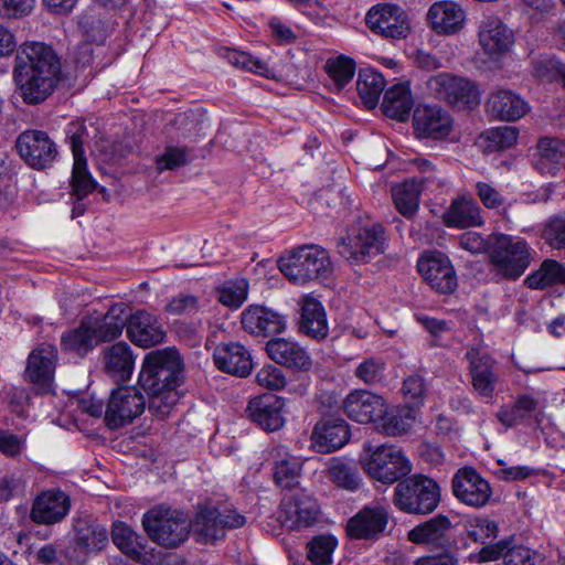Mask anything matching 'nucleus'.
Instances as JSON below:
<instances>
[{"instance_id": "48", "label": "nucleus", "mask_w": 565, "mask_h": 565, "mask_svg": "<svg viewBox=\"0 0 565 565\" xmlns=\"http://www.w3.org/2000/svg\"><path fill=\"white\" fill-rule=\"evenodd\" d=\"M330 480L345 491L355 492L361 489V477L353 463L342 459H333L328 468Z\"/></svg>"}, {"instance_id": "42", "label": "nucleus", "mask_w": 565, "mask_h": 565, "mask_svg": "<svg viewBox=\"0 0 565 565\" xmlns=\"http://www.w3.org/2000/svg\"><path fill=\"white\" fill-rule=\"evenodd\" d=\"M392 196L396 210L407 218L415 215L419 206L420 186L416 181L407 179L402 183L392 185Z\"/></svg>"}, {"instance_id": "2", "label": "nucleus", "mask_w": 565, "mask_h": 565, "mask_svg": "<svg viewBox=\"0 0 565 565\" xmlns=\"http://www.w3.org/2000/svg\"><path fill=\"white\" fill-rule=\"evenodd\" d=\"M361 465L372 479L383 484L398 481L394 494H440L441 488L428 476L418 473L402 479L412 471V463L394 446L365 445Z\"/></svg>"}, {"instance_id": "6", "label": "nucleus", "mask_w": 565, "mask_h": 565, "mask_svg": "<svg viewBox=\"0 0 565 565\" xmlns=\"http://www.w3.org/2000/svg\"><path fill=\"white\" fill-rule=\"evenodd\" d=\"M490 264L497 275L516 280L530 266L535 250L522 238L491 234Z\"/></svg>"}, {"instance_id": "17", "label": "nucleus", "mask_w": 565, "mask_h": 565, "mask_svg": "<svg viewBox=\"0 0 565 565\" xmlns=\"http://www.w3.org/2000/svg\"><path fill=\"white\" fill-rule=\"evenodd\" d=\"M478 41L483 52L493 60L507 54L514 43V34L500 18L484 17L478 28Z\"/></svg>"}, {"instance_id": "45", "label": "nucleus", "mask_w": 565, "mask_h": 565, "mask_svg": "<svg viewBox=\"0 0 565 565\" xmlns=\"http://www.w3.org/2000/svg\"><path fill=\"white\" fill-rule=\"evenodd\" d=\"M111 540L114 544L126 555L138 562L145 563L141 557L143 545L140 537L130 526L124 522H116L111 530Z\"/></svg>"}, {"instance_id": "32", "label": "nucleus", "mask_w": 565, "mask_h": 565, "mask_svg": "<svg viewBox=\"0 0 565 565\" xmlns=\"http://www.w3.org/2000/svg\"><path fill=\"white\" fill-rule=\"evenodd\" d=\"M102 354L104 371L107 375L120 382L130 379L135 366V358L131 348L126 342L106 347Z\"/></svg>"}, {"instance_id": "57", "label": "nucleus", "mask_w": 565, "mask_h": 565, "mask_svg": "<svg viewBox=\"0 0 565 565\" xmlns=\"http://www.w3.org/2000/svg\"><path fill=\"white\" fill-rule=\"evenodd\" d=\"M402 392L412 408L422 406L427 392L425 380L419 374L409 375L403 382Z\"/></svg>"}, {"instance_id": "63", "label": "nucleus", "mask_w": 565, "mask_h": 565, "mask_svg": "<svg viewBox=\"0 0 565 565\" xmlns=\"http://www.w3.org/2000/svg\"><path fill=\"white\" fill-rule=\"evenodd\" d=\"M88 137L87 128L83 122H71L67 128V138L70 140L73 158L75 160H85L84 142Z\"/></svg>"}, {"instance_id": "55", "label": "nucleus", "mask_w": 565, "mask_h": 565, "mask_svg": "<svg viewBox=\"0 0 565 565\" xmlns=\"http://www.w3.org/2000/svg\"><path fill=\"white\" fill-rule=\"evenodd\" d=\"M518 136L519 130L515 127L502 126L484 131L481 137L488 142V149L503 150L513 147Z\"/></svg>"}, {"instance_id": "56", "label": "nucleus", "mask_w": 565, "mask_h": 565, "mask_svg": "<svg viewBox=\"0 0 565 565\" xmlns=\"http://www.w3.org/2000/svg\"><path fill=\"white\" fill-rule=\"evenodd\" d=\"M440 497H394V504L401 511L413 514L431 513L439 504Z\"/></svg>"}, {"instance_id": "16", "label": "nucleus", "mask_w": 565, "mask_h": 565, "mask_svg": "<svg viewBox=\"0 0 565 565\" xmlns=\"http://www.w3.org/2000/svg\"><path fill=\"white\" fill-rule=\"evenodd\" d=\"M278 515L284 525L300 530L318 523L322 512L315 497H282Z\"/></svg>"}, {"instance_id": "12", "label": "nucleus", "mask_w": 565, "mask_h": 565, "mask_svg": "<svg viewBox=\"0 0 565 565\" xmlns=\"http://www.w3.org/2000/svg\"><path fill=\"white\" fill-rule=\"evenodd\" d=\"M145 406V397L137 387H118L111 392L106 405L105 424L110 429L128 425L143 413Z\"/></svg>"}, {"instance_id": "61", "label": "nucleus", "mask_w": 565, "mask_h": 565, "mask_svg": "<svg viewBox=\"0 0 565 565\" xmlns=\"http://www.w3.org/2000/svg\"><path fill=\"white\" fill-rule=\"evenodd\" d=\"M468 536L479 543H486L497 536L498 525L488 519L473 518L467 527Z\"/></svg>"}, {"instance_id": "7", "label": "nucleus", "mask_w": 565, "mask_h": 565, "mask_svg": "<svg viewBox=\"0 0 565 565\" xmlns=\"http://www.w3.org/2000/svg\"><path fill=\"white\" fill-rule=\"evenodd\" d=\"M246 518L234 509L199 505L191 520V530L201 543H214L225 536L228 529H237L245 524Z\"/></svg>"}, {"instance_id": "60", "label": "nucleus", "mask_w": 565, "mask_h": 565, "mask_svg": "<svg viewBox=\"0 0 565 565\" xmlns=\"http://www.w3.org/2000/svg\"><path fill=\"white\" fill-rule=\"evenodd\" d=\"M188 162V149L180 147H167L162 154L156 159L157 170H173L182 167Z\"/></svg>"}, {"instance_id": "4", "label": "nucleus", "mask_w": 565, "mask_h": 565, "mask_svg": "<svg viewBox=\"0 0 565 565\" xmlns=\"http://www.w3.org/2000/svg\"><path fill=\"white\" fill-rule=\"evenodd\" d=\"M183 382L184 361L174 348L153 350L145 356L139 374L145 391L179 388Z\"/></svg>"}, {"instance_id": "22", "label": "nucleus", "mask_w": 565, "mask_h": 565, "mask_svg": "<svg viewBox=\"0 0 565 565\" xmlns=\"http://www.w3.org/2000/svg\"><path fill=\"white\" fill-rule=\"evenodd\" d=\"M466 11L463 8L449 0L437 1L428 9L426 19L437 34L454 35L459 33L466 24Z\"/></svg>"}, {"instance_id": "10", "label": "nucleus", "mask_w": 565, "mask_h": 565, "mask_svg": "<svg viewBox=\"0 0 565 565\" xmlns=\"http://www.w3.org/2000/svg\"><path fill=\"white\" fill-rule=\"evenodd\" d=\"M473 392L483 401H491L499 384L501 372L497 361L484 350L472 348L466 352Z\"/></svg>"}, {"instance_id": "50", "label": "nucleus", "mask_w": 565, "mask_h": 565, "mask_svg": "<svg viewBox=\"0 0 565 565\" xmlns=\"http://www.w3.org/2000/svg\"><path fill=\"white\" fill-rule=\"evenodd\" d=\"M338 546V540L330 534L312 537L306 545L307 558L312 565H330L332 555Z\"/></svg>"}, {"instance_id": "54", "label": "nucleus", "mask_w": 565, "mask_h": 565, "mask_svg": "<svg viewBox=\"0 0 565 565\" xmlns=\"http://www.w3.org/2000/svg\"><path fill=\"white\" fill-rule=\"evenodd\" d=\"M71 184L77 200H83L95 190L96 183L88 173L86 159L74 161Z\"/></svg>"}, {"instance_id": "25", "label": "nucleus", "mask_w": 565, "mask_h": 565, "mask_svg": "<svg viewBox=\"0 0 565 565\" xmlns=\"http://www.w3.org/2000/svg\"><path fill=\"white\" fill-rule=\"evenodd\" d=\"M284 402L273 394H263L249 401L247 416L266 431H276L285 424Z\"/></svg>"}, {"instance_id": "38", "label": "nucleus", "mask_w": 565, "mask_h": 565, "mask_svg": "<svg viewBox=\"0 0 565 565\" xmlns=\"http://www.w3.org/2000/svg\"><path fill=\"white\" fill-rule=\"evenodd\" d=\"M413 107L414 99L408 84L398 83L385 92L382 110L387 117L406 121Z\"/></svg>"}, {"instance_id": "33", "label": "nucleus", "mask_w": 565, "mask_h": 565, "mask_svg": "<svg viewBox=\"0 0 565 565\" xmlns=\"http://www.w3.org/2000/svg\"><path fill=\"white\" fill-rule=\"evenodd\" d=\"M57 350L52 344L43 343L34 349L29 358L25 369L26 379L34 383L45 385L53 379Z\"/></svg>"}, {"instance_id": "3", "label": "nucleus", "mask_w": 565, "mask_h": 565, "mask_svg": "<svg viewBox=\"0 0 565 565\" xmlns=\"http://www.w3.org/2000/svg\"><path fill=\"white\" fill-rule=\"evenodd\" d=\"M142 526L153 543L164 548H178L190 536L191 519L182 510L158 505L143 514Z\"/></svg>"}, {"instance_id": "19", "label": "nucleus", "mask_w": 565, "mask_h": 565, "mask_svg": "<svg viewBox=\"0 0 565 565\" xmlns=\"http://www.w3.org/2000/svg\"><path fill=\"white\" fill-rule=\"evenodd\" d=\"M245 331L254 335L268 337L286 330V316L265 306L250 305L241 316Z\"/></svg>"}, {"instance_id": "34", "label": "nucleus", "mask_w": 565, "mask_h": 565, "mask_svg": "<svg viewBox=\"0 0 565 565\" xmlns=\"http://www.w3.org/2000/svg\"><path fill=\"white\" fill-rule=\"evenodd\" d=\"M479 556L482 562L503 557L505 565H537L542 559L536 551L523 545L509 547L507 541L482 547Z\"/></svg>"}, {"instance_id": "29", "label": "nucleus", "mask_w": 565, "mask_h": 565, "mask_svg": "<svg viewBox=\"0 0 565 565\" xmlns=\"http://www.w3.org/2000/svg\"><path fill=\"white\" fill-rule=\"evenodd\" d=\"M450 532L451 522L449 519L445 515H437L411 530L408 540L416 544L444 548L454 543Z\"/></svg>"}, {"instance_id": "43", "label": "nucleus", "mask_w": 565, "mask_h": 565, "mask_svg": "<svg viewBox=\"0 0 565 565\" xmlns=\"http://www.w3.org/2000/svg\"><path fill=\"white\" fill-rule=\"evenodd\" d=\"M491 487L475 468H460L452 478V494H490Z\"/></svg>"}, {"instance_id": "58", "label": "nucleus", "mask_w": 565, "mask_h": 565, "mask_svg": "<svg viewBox=\"0 0 565 565\" xmlns=\"http://www.w3.org/2000/svg\"><path fill=\"white\" fill-rule=\"evenodd\" d=\"M385 362L379 358H370L361 362L354 375L365 384L372 385L379 383L383 379Z\"/></svg>"}, {"instance_id": "53", "label": "nucleus", "mask_w": 565, "mask_h": 565, "mask_svg": "<svg viewBox=\"0 0 565 565\" xmlns=\"http://www.w3.org/2000/svg\"><path fill=\"white\" fill-rule=\"evenodd\" d=\"M324 68L334 88L341 90L352 81L355 73V63L352 58L341 55L335 58H329Z\"/></svg>"}, {"instance_id": "20", "label": "nucleus", "mask_w": 565, "mask_h": 565, "mask_svg": "<svg viewBox=\"0 0 565 565\" xmlns=\"http://www.w3.org/2000/svg\"><path fill=\"white\" fill-rule=\"evenodd\" d=\"M74 542L76 547L86 555L98 554L109 542L106 526L89 514L74 519Z\"/></svg>"}, {"instance_id": "15", "label": "nucleus", "mask_w": 565, "mask_h": 565, "mask_svg": "<svg viewBox=\"0 0 565 565\" xmlns=\"http://www.w3.org/2000/svg\"><path fill=\"white\" fill-rule=\"evenodd\" d=\"M390 512L383 505H365L345 525L351 540L377 541L386 531Z\"/></svg>"}, {"instance_id": "46", "label": "nucleus", "mask_w": 565, "mask_h": 565, "mask_svg": "<svg viewBox=\"0 0 565 565\" xmlns=\"http://www.w3.org/2000/svg\"><path fill=\"white\" fill-rule=\"evenodd\" d=\"M61 345L63 350L74 352L79 356L87 354L92 351L97 342L95 341L87 322L83 318L79 326L63 333L61 338Z\"/></svg>"}, {"instance_id": "18", "label": "nucleus", "mask_w": 565, "mask_h": 565, "mask_svg": "<svg viewBox=\"0 0 565 565\" xmlns=\"http://www.w3.org/2000/svg\"><path fill=\"white\" fill-rule=\"evenodd\" d=\"M128 307L124 302L115 303L105 313L94 312L84 317L97 342H110L119 338L127 324Z\"/></svg>"}, {"instance_id": "44", "label": "nucleus", "mask_w": 565, "mask_h": 565, "mask_svg": "<svg viewBox=\"0 0 565 565\" xmlns=\"http://www.w3.org/2000/svg\"><path fill=\"white\" fill-rule=\"evenodd\" d=\"M385 79L380 72L373 68L360 71L356 89L361 99L369 108H374L377 105L379 98L385 88Z\"/></svg>"}, {"instance_id": "62", "label": "nucleus", "mask_w": 565, "mask_h": 565, "mask_svg": "<svg viewBox=\"0 0 565 565\" xmlns=\"http://www.w3.org/2000/svg\"><path fill=\"white\" fill-rule=\"evenodd\" d=\"M258 385L270 391H278L285 387L286 377L279 367L267 364L263 366L256 374Z\"/></svg>"}, {"instance_id": "1", "label": "nucleus", "mask_w": 565, "mask_h": 565, "mask_svg": "<svg viewBox=\"0 0 565 565\" xmlns=\"http://www.w3.org/2000/svg\"><path fill=\"white\" fill-rule=\"evenodd\" d=\"M13 75L24 103L38 105L57 87L62 67L54 50L43 42H24L17 51Z\"/></svg>"}, {"instance_id": "47", "label": "nucleus", "mask_w": 565, "mask_h": 565, "mask_svg": "<svg viewBox=\"0 0 565 565\" xmlns=\"http://www.w3.org/2000/svg\"><path fill=\"white\" fill-rule=\"evenodd\" d=\"M379 427L388 436H398L409 430L415 415L412 407L392 408L385 407L384 415L379 418Z\"/></svg>"}, {"instance_id": "36", "label": "nucleus", "mask_w": 565, "mask_h": 565, "mask_svg": "<svg viewBox=\"0 0 565 565\" xmlns=\"http://www.w3.org/2000/svg\"><path fill=\"white\" fill-rule=\"evenodd\" d=\"M443 220L447 226L458 228L481 226L483 224L480 207L472 198L467 196L454 199L444 213Z\"/></svg>"}, {"instance_id": "21", "label": "nucleus", "mask_w": 565, "mask_h": 565, "mask_svg": "<svg viewBox=\"0 0 565 565\" xmlns=\"http://www.w3.org/2000/svg\"><path fill=\"white\" fill-rule=\"evenodd\" d=\"M343 409L348 417L356 423H374L384 415L385 401L369 391L355 390L344 398Z\"/></svg>"}, {"instance_id": "27", "label": "nucleus", "mask_w": 565, "mask_h": 565, "mask_svg": "<svg viewBox=\"0 0 565 565\" xmlns=\"http://www.w3.org/2000/svg\"><path fill=\"white\" fill-rule=\"evenodd\" d=\"M214 364L225 373L245 377L253 369L249 351L238 342L218 344L213 353Z\"/></svg>"}, {"instance_id": "49", "label": "nucleus", "mask_w": 565, "mask_h": 565, "mask_svg": "<svg viewBox=\"0 0 565 565\" xmlns=\"http://www.w3.org/2000/svg\"><path fill=\"white\" fill-rule=\"evenodd\" d=\"M411 163L419 173V175L413 177L411 180L416 181L417 186H420L423 192L435 191L446 184V178L433 161L423 157H416L411 161Z\"/></svg>"}, {"instance_id": "31", "label": "nucleus", "mask_w": 565, "mask_h": 565, "mask_svg": "<svg viewBox=\"0 0 565 565\" xmlns=\"http://www.w3.org/2000/svg\"><path fill=\"white\" fill-rule=\"evenodd\" d=\"M274 480L281 491H295L300 489L301 462L299 458L291 456L284 446L273 449Z\"/></svg>"}, {"instance_id": "41", "label": "nucleus", "mask_w": 565, "mask_h": 565, "mask_svg": "<svg viewBox=\"0 0 565 565\" xmlns=\"http://www.w3.org/2000/svg\"><path fill=\"white\" fill-rule=\"evenodd\" d=\"M539 407V401L527 394L518 395L512 405L500 407L497 413L498 420L505 427L518 425L529 418Z\"/></svg>"}, {"instance_id": "51", "label": "nucleus", "mask_w": 565, "mask_h": 565, "mask_svg": "<svg viewBox=\"0 0 565 565\" xmlns=\"http://www.w3.org/2000/svg\"><path fill=\"white\" fill-rule=\"evenodd\" d=\"M215 291L222 305L237 309L247 299L248 282L245 278L227 280L216 287Z\"/></svg>"}, {"instance_id": "8", "label": "nucleus", "mask_w": 565, "mask_h": 565, "mask_svg": "<svg viewBox=\"0 0 565 565\" xmlns=\"http://www.w3.org/2000/svg\"><path fill=\"white\" fill-rule=\"evenodd\" d=\"M430 95L460 109L478 104L479 90L470 79L451 73H439L426 81Z\"/></svg>"}, {"instance_id": "24", "label": "nucleus", "mask_w": 565, "mask_h": 565, "mask_svg": "<svg viewBox=\"0 0 565 565\" xmlns=\"http://www.w3.org/2000/svg\"><path fill=\"white\" fill-rule=\"evenodd\" d=\"M125 328L130 341L141 348L154 347L161 343L166 337L159 319L145 310H139L130 316L127 313Z\"/></svg>"}, {"instance_id": "35", "label": "nucleus", "mask_w": 565, "mask_h": 565, "mask_svg": "<svg viewBox=\"0 0 565 565\" xmlns=\"http://www.w3.org/2000/svg\"><path fill=\"white\" fill-rule=\"evenodd\" d=\"M311 438L319 452L335 451L348 443L349 425L342 419L320 422L316 425Z\"/></svg>"}, {"instance_id": "40", "label": "nucleus", "mask_w": 565, "mask_h": 565, "mask_svg": "<svg viewBox=\"0 0 565 565\" xmlns=\"http://www.w3.org/2000/svg\"><path fill=\"white\" fill-rule=\"evenodd\" d=\"M565 284V266L555 259H544L540 267L526 276L524 285L533 290H543Z\"/></svg>"}, {"instance_id": "52", "label": "nucleus", "mask_w": 565, "mask_h": 565, "mask_svg": "<svg viewBox=\"0 0 565 565\" xmlns=\"http://www.w3.org/2000/svg\"><path fill=\"white\" fill-rule=\"evenodd\" d=\"M146 392L149 396L148 409L158 418L168 416L181 397L178 388H161L159 391Z\"/></svg>"}, {"instance_id": "13", "label": "nucleus", "mask_w": 565, "mask_h": 565, "mask_svg": "<svg viewBox=\"0 0 565 565\" xmlns=\"http://www.w3.org/2000/svg\"><path fill=\"white\" fill-rule=\"evenodd\" d=\"M365 22L372 32L385 39H405L411 31L406 11L392 3H380L372 7L366 13Z\"/></svg>"}, {"instance_id": "11", "label": "nucleus", "mask_w": 565, "mask_h": 565, "mask_svg": "<svg viewBox=\"0 0 565 565\" xmlns=\"http://www.w3.org/2000/svg\"><path fill=\"white\" fill-rule=\"evenodd\" d=\"M15 148L21 159L34 170L51 168L58 157L56 143L43 130L29 129L21 132Z\"/></svg>"}, {"instance_id": "30", "label": "nucleus", "mask_w": 565, "mask_h": 565, "mask_svg": "<svg viewBox=\"0 0 565 565\" xmlns=\"http://www.w3.org/2000/svg\"><path fill=\"white\" fill-rule=\"evenodd\" d=\"M299 331L312 339H324L329 333L326 310L322 303L310 295L301 298Z\"/></svg>"}, {"instance_id": "5", "label": "nucleus", "mask_w": 565, "mask_h": 565, "mask_svg": "<svg viewBox=\"0 0 565 565\" xmlns=\"http://www.w3.org/2000/svg\"><path fill=\"white\" fill-rule=\"evenodd\" d=\"M280 271L294 284L327 278L332 273V263L327 249L319 245L307 244L295 248L278 262Z\"/></svg>"}, {"instance_id": "14", "label": "nucleus", "mask_w": 565, "mask_h": 565, "mask_svg": "<svg viewBox=\"0 0 565 565\" xmlns=\"http://www.w3.org/2000/svg\"><path fill=\"white\" fill-rule=\"evenodd\" d=\"M417 269L433 290L441 295H450L458 287L456 270L443 253H427L419 257Z\"/></svg>"}, {"instance_id": "39", "label": "nucleus", "mask_w": 565, "mask_h": 565, "mask_svg": "<svg viewBox=\"0 0 565 565\" xmlns=\"http://www.w3.org/2000/svg\"><path fill=\"white\" fill-rule=\"evenodd\" d=\"M536 169L543 174H555L565 159V140L543 137L537 143Z\"/></svg>"}, {"instance_id": "28", "label": "nucleus", "mask_w": 565, "mask_h": 565, "mask_svg": "<svg viewBox=\"0 0 565 565\" xmlns=\"http://www.w3.org/2000/svg\"><path fill=\"white\" fill-rule=\"evenodd\" d=\"M487 113L494 119L516 121L527 111V103L509 89H498L491 93L486 103Z\"/></svg>"}, {"instance_id": "26", "label": "nucleus", "mask_w": 565, "mask_h": 565, "mask_svg": "<svg viewBox=\"0 0 565 565\" xmlns=\"http://www.w3.org/2000/svg\"><path fill=\"white\" fill-rule=\"evenodd\" d=\"M266 352L277 364L292 371L307 372L312 366V359L308 351L291 340L282 338L271 339L266 344Z\"/></svg>"}, {"instance_id": "37", "label": "nucleus", "mask_w": 565, "mask_h": 565, "mask_svg": "<svg viewBox=\"0 0 565 565\" xmlns=\"http://www.w3.org/2000/svg\"><path fill=\"white\" fill-rule=\"evenodd\" d=\"M70 509V497H35L31 519L38 524H54L62 521Z\"/></svg>"}, {"instance_id": "59", "label": "nucleus", "mask_w": 565, "mask_h": 565, "mask_svg": "<svg viewBox=\"0 0 565 565\" xmlns=\"http://www.w3.org/2000/svg\"><path fill=\"white\" fill-rule=\"evenodd\" d=\"M225 57L230 64L248 72L263 75L267 71V66L263 61L246 52L227 50Z\"/></svg>"}, {"instance_id": "9", "label": "nucleus", "mask_w": 565, "mask_h": 565, "mask_svg": "<svg viewBox=\"0 0 565 565\" xmlns=\"http://www.w3.org/2000/svg\"><path fill=\"white\" fill-rule=\"evenodd\" d=\"M384 228L380 224L360 228L354 235L341 238L338 253L351 264H365L384 252Z\"/></svg>"}, {"instance_id": "23", "label": "nucleus", "mask_w": 565, "mask_h": 565, "mask_svg": "<svg viewBox=\"0 0 565 565\" xmlns=\"http://www.w3.org/2000/svg\"><path fill=\"white\" fill-rule=\"evenodd\" d=\"M413 124L417 137L434 140L446 138L452 127L449 114L439 106L418 107Z\"/></svg>"}, {"instance_id": "64", "label": "nucleus", "mask_w": 565, "mask_h": 565, "mask_svg": "<svg viewBox=\"0 0 565 565\" xmlns=\"http://www.w3.org/2000/svg\"><path fill=\"white\" fill-rule=\"evenodd\" d=\"M544 238L553 248L565 247V217L552 218L544 230Z\"/></svg>"}]
</instances>
